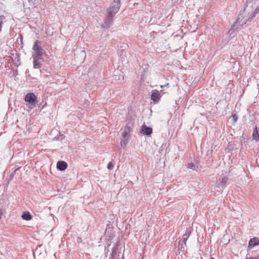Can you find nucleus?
I'll list each match as a JSON object with an SVG mask.
<instances>
[{"label": "nucleus", "instance_id": "nucleus-1", "mask_svg": "<svg viewBox=\"0 0 259 259\" xmlns=\"http://www.w3.org/2000/svg\"><path fill=\"white\" fill-rule=\"evenodd\" d=\"M120 1L114 0L111 6L107 9V14L114 16L120 8Z\"/></svg>", "mask_w": 259, "mask_h": 259}, {"label": "nucleus", "instance_id": "nucleus-2", "mask_svg": "<svg viewBox=\"0 0 259 259\" xmlns=\"http://www.w3.org/2000/svg\"><path fill=\"white\" fill-rule=\"evenodd\" d=\"M251 19H249V17L248 18H243L242 14H240L236 21L232 26V28L230 29L229 32H231V31H233L235 30H237L239 28L237 23L239 21V24L241 27L245 25L248 21L251 20Z\"/></svg>", "mask_w": 259, "mask_h": 259}, {"label": "nucleus", "instance_id": "nucleus-3", "mask_svg": "<svg viewBox=\"0 0 259 259\" xmlns=\"http://www.w3.org/2000/svg\"><path fill=\"white\" fill-rule=\"evenodd\" d=\"M40 44L41 42L38 40H36L35 41L32 47L33 53L32 54V56L42 57L44 50L41 47Z\"/></svg>", "mask_w": 259, "mask_h": 259}, {"label": "nucleus", "instance_id": "nucleus-4", "mask_svg": "<svg viewBox=\"0 0 259 259\" xmlns=\"http://www.w3.org/2000/svg\"><path fill=\"white\" fill-rule=\"evenodd\" d=\"M25 101L34 107L36 106L37 103V98L34 93H29L26 95L25 97Z\"/></svg>", "mask_w": 259, "mask_h": 259}, {"label": "nucleus", "instance_id": "nucleus-5", "mask_svg": "<svg viewBox=\"0 0 259 259\" xmlns=\"http://www.w3.org/2000/svg\"><path fill=\"white\" fill-rule=\"evenodd\" d=\"M228 178L225 176L221 177L217 181L216 183V187L220 189V190H218L219 192H222L223 190L228 185Z\"/></svg>", "mask_w": 259, "mask_h": 259}, {"label": "nucleus", "instance_id": "nucleus-6", "mask_svg": "<svg viewBox=\"0 0 259 259\" xmlns=\"http://www.w3.org/2000/svg\"><path fill=\"white\" fill-rule=\"evenodd\" d=\"M114 16L109 14H107L106 17L104 20L102 26L103 28H108L113 24V18Z\"/></svg>", "mask_w": 259, "mask_h": 259}, {"label": "nucleus", "instance_id": "nucleus-7", "mask_svg": "<svg viewBox=\"0 0 259 259\" xmlns=\"http://www.w3.org/2000/svg\"><path fill=\"white\" fill-rule=\"evenodd\" d=\"M33 58V64L34 68H40L42 63L44 62V59L42 57L32 56Z\"/></svg>", "mask_w": 259, "mask_h": 259}, {"label": "nucleus", "instance_id": "nucleus-8", "mask_svg": "<svg viewBox=\"0 0 259 259\" xmlns=\"http://www.w3.org/2000/svg\"><path fill=\"white\" fill-rule=\"evenodd\" d=\"M160 97L161 96L158 91L155 90L152 91L151 98L153 102L155 103L158 102L160 99Z\"/></svg>", "mask_w": 259, "mask_h": 259}, {"label": "nucleus", "instance_id": "nucleus-9", "mask_svg": "<svg viewBox=\"0 0 259 259\" xmlns=\"http://www.w3.org/2000/svg\"><path fill=\"white\" fill-rule=\"evenodd\" d=\"M141 132L143 134L149 136L152 133V128L144 124L142 126Z\"/></svg>", "mask_w": 259, "mask_h": 259}, {"label": "nucleus", "instance_id": "nucleus-10", "mask_svg": "<svg viewBox=\"0 0 259 259\" xmlns=\"http://www.w3.org/2000/svg\"><path fill=\"white\" fill-rule=\"evenodd\" d=\"M67 167V164L64 161H59L57 163V168L60 171L65 170Z\"/></svg>", "mask_w": 259, "mask_h": 259}, {"label": "nucleus", "instance_id": "nucleus-11", "mask_svg": "<svg viewBox=\"0 0 259 259\" xmlns=\"http://www.w3.org/2000/svg\"><path fill=\"white\" fill-rule=\"evenodd\" d=\"M131 131V127L129 126H126L122 133V137L124 139H128L130 136V132Z\"/></svg>", "mask_w": 259, "mask_h": 259}, {"label": "nucleus", "instance_id": "nucleus-12", "mask_svg": "<svg viewBox=\"0 0 259 259\" xmlns=\"http://www.w3.org/2000/svg\"><path fill=\"white\" fill-rule=\"evenodd\" d=\"M259 244V238L253 237L251 238L248 243V247L251 248L255 245Z\"/></svg>", "mask_w": 259, "mask_h": 259}, {"label": "nucleus", "instance_id": "nucleus-13", "mask_svg": "<svg viewBox=\"0 0 259 259\" xmlns=\"http://www.w3.org/2000/svg\"><path fill=\"white\" fill-rule=\"evenodd\" d=\"M191 234V230L190 228L187 229L185 233L183 235V243H184V245H186V242L190 236Z\"/></svg>", "mask_w": 259, "mask_h": 259}, {"label": "nucleus", "instance_id": "nucleus-14", "mask_svg": "<svg viewBox=\"0 0 259 259\" xmlns=\"http://www.w3.org/2000/svg\"><path fill=\"white\" fill-rule=\"evenodd\" d=\"M21 217L22 219L25 221H30L32 219V216L28 211L23 212Z\"/></svg>", "mask_w": 259, "mask_h": 259}, {"label": "nucleus", "instance_id": "nucleus-15", "mask_svg": "<svg viewBox=\"0 0 259 259\" xmlns=\"http://www.w3.org/2000/svg\"><path fill=\"white\" fill-rule=\"evenodd\" d=\"M252 137L253 139L255 141L259 142V132L258 131L257 127L256 126H255L253 129Z\"/></svg>", "mask_w": 259, "mask_h": 259}, {"label": "nucleus", "instance_id": "nucleus-16", "mask_svg": "<svg viewBox=\"0 0 259 259\" xmlns=\"http://www.w3.org/2000/svg\"><path fill=\"white\" fill-rule=\"evenodd\" d=\"M117 247H113L112 249V252L111 253V257L109 258V259H115L116 254H117Z\"/></svg>", "mask_w": 259, "mask_h": 259}, {"label": "nucleus", "instance_id": "nucleus-17", "mask_svg": "<svg viewBox=\"0 0 259 259\" xmlns=\"http://www.w3.org/2000/svg\"><path fill=\"white\" fill-rule=\"evenodd\" d=\"M111 231L110 230L106 229L105 232V235L106 236V239L108 240H110L113 238V234H111V233L109 234V231Z\"/></svg>", "mask_w": 259, "mask_h": 259}, {"label": "nucleus", "instance_id": "nucleus-18", "mask_svg": "<svg viewBox=\"0 0 259 259\" xmlns=\"http://www.w3.org/2000/svg\"><path fill=\"white\" fill-rule=\"evenodd\" d=\"M259 12V7L255 8V10L253 13L250 14L249 16V19H252L255 17L256 15Z\"/></svg>", "mask_w": 259, "mask_h": 259}, {"label": "nucleus", "instance_id": "nucleus-19", "mask_svg": "<svg viewBox=\"0 0 259 259\" xmlns=\"http://www.w3.org/2000/svg\"><path fill=\"white\" fill-rule=\"evenodd\" d=\"M129 139L122 138L121 139L120 145L122 147H125L128 142Z\"/></svg>", "mask_w": 259, "mask_h": 259}, {"label": "nucleus", "instance_id": "nucleus-20", "mask_svg": "<svg viewBox=\"0 0 259 259\" xmlns=\"http://www.w3.org/2000/svg\"><path fill=\"white\" fill-rule=\"evenodd\" d=\"M187 167L193 170H196L198 166L193 163H190L188 164Z\"/></svg>", "mask_w": 259, "mask_h": 259}, {"label": "nucleus", "instance_id": "nucleus-21", "mask_svg": "<svg viewBox=\"0 0 259 259\" xmlns=\"http://www.w3.org/2000/svg\"><path fill=\"white\" fill-rule=\"evenodd\" d=\"M17 169H15L13 172L9 176V181H11L13 179V178H14V176L16 173V172L17 171Z\"/></svg>", "mask_w": 259, "mask_h": 259}, {"label": "nucleus", "instance_id": "nucleus-22", "mask_svg": "<svg viewBox=\"0 0 259 259\" xmlns=\"http://www.w3.org/2000/svg\"><path fill=\"white\" fill-rule=\"evenodd\" d=\"M114 167L113 164L111 162H110L107 165V168L108 169H112Z\"/></svg>", "mask_w": 259, "mask_h": 259}, {"label": "nucleus", "instance_id": "nucleus-23", "mask_svg": "<svg viewBox=\"0 0 259 259\" xmlns=\"http://www.w3.org/2000/svg\"><path fill=\"white\" fill-rule=\"evenodd\" d=\"M232 118L234 121L236 122L238 119V116L236 114H234L232 115Z\"/></svg>", "mask_w": 259, "mask_h": 259}, {"label": "nucleus", "instance_id": "nucleus-24", "mask_svg": "<svg viewBox=\"0 0 259 259\" xmlns=\"http://www.w3.org/2000/svg\"><path fill=\"white\" fill-rule=\"evenodd\" d=\"M5 18L3 15L0 16V23L3 24Z\"/></svg>", "mask_w": 259, "mask_h": 259}, {"label": "nucleus", "instance_id": "nucleus-25", "mask_svg": "<svg viewBox=\"0 0 259 259\" xmlns=\"http://www.w3.org/2000/svg\"><path fill=\"white\" fill-rule=\"evenodd\" d=\"M186 245H184V243H183V242L181 243V249H182V248H184L185 246H186Z\"/></svg>", "mask_w": 259, "mask_h": 259}, {"label": "nucleus", "instance_id": "nucleus-26", "mask_svg": "<svg viewBox=\"0 0 259 259\" xmlns=\"http://www.w3.org/2000/svg\"><path fill=\"white\" fill-rule=\"evenodd\" d=\"M251 2V0H246V3H249Z\"/></svg>", "mask_w": 259, "mask_h": 259}, {"label": "nucleus", "instance_id": "nucleus-27", "mask_svg": "<svg viewBox=\"0 0 259 259\" xmlns=\"http://www.w3.org/2000/svg\"><path fill=\"white\" fill-rule=\"evenodd\" d=\"M2 24L0 23V31L2 30Z\"/></svg>", "mask_w": 259, "mask_h": 259}, {"label": "nucleus", "instance_id": "nucleus-28", "mask_svg": "<svg viewBox=\"0 0 259 259\" xmlns=\"http://www.w3.org/2000/svg\"><path fill=\"white\" fill-rule=\"evenodd\" d=\"M82 53H83V54H85V52H84V51H82Z\"/></svg>", "mask_w": 259, "mask_h": 259}, {"label": "nucleus", "instance_id": "nucleus-29", "mask_svg": "<svg viewBox=\"0 0 259 259\" xmlns=\"http://www.w3.org/2000/svg\"><path fill=\"white\" fill-rule=\"evenodd\" d=\"M160 87L161 88H162L163 87V85H161Z\"/></svg>", "mask_w": 259, "mask_h": 259}, {"label": "nucleus", "instance_id": "nucleus-30", "mask_svg": "<svg viewBox=\"0 0 259 259\" xmlns=\"http://www.w3.org/2000/svg\"><path fill=\"white\" fill-rule=\"evenodd\" d=\"M259 258V254H258V257H257V258Z\"/></svg>", "mask_w": 259, "mask_h": 259}, {"label": "nucleus", "instance_id": "nucleus-31", "mask_svg": "<svg viewBox=\"0 0 259 259\" xmlns=\"http://www.w3.org/2000/svg\"><path fill=\"white\" fill-rule=\"evenodd\" d=\"M122 259H124L123 256H122Z\"/></svg>", "mask_w": 259, "mask_h": 259}, {"label": "nucleus", "instance_id": "nucleus-32", "mask_svg": "<svg viewBox=\"0 0 259 259\" xmlns=\"http://www.w3.org/2000/svg\"><path fill=\"white\" fill-rule=\"evenodd\" d=\"M143 259V258H142Z\"/></svg>", "mask_w": 259, "mask_h": 259}]
</instances>
